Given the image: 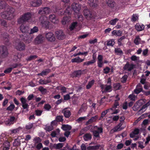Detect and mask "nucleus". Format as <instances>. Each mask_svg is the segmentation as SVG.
<instances>
[{"instance_id": "nucleus-49", "label": "nucleus", "mask_w": 150, "mask_h": 150, "mask_svg": "<svg viewBox=\"0 0 150 150\" xmlns=\"http://www.w3.org/2000/svg\"><path fill=\"white\" fill-rule=\"evenodd\" d=\"M114 43V40L113 39H111L107 41V45L109 46H112Z\"/></svg>"}, {"instance_id": "nucleus-63", "label": "nucleus", "mask_w": 150, "mask_h": 150, "mask_svg": "<svg viewBox=\"0 0 150 150\" xmlns=\"http://www.w3.org/2000/svg\"><path fill=\"white\" fill-rule=\"evenodd\" d=\"M33 126V124L29 123L26 126V128L27 129H29L32 128Z\"/></svg>"}, {"instance_id": "nucleus-7", "label": "nucleus", "mask_w": 150, "mask_h": 150, "mask_svg": "<svg viewBox=\"0 0 150 150\" xmlns=\"http://www.w3.org/2000/svg\"><path fill=\"white\" fill-rule=\"evenodd\" d=\"M20 130L19 128H18L14 129H11L9 131V133L6 135L9 137V141L10 140V139H12V137H13L14 135L17 133L19 132Z\"/></svg>"}, {"instance_id": "nucleus-2", "label": "nucleus", "mask_w": 150, "mask_h": 150, "mask_svg": "<svg viewBox=\"0 0 150 150\" xmlns=\"http://www.w3.org/2000/svg\"><path fill=\"white\" fill-rule=\"evenodd\" d=\"M71 6L74 11L77 14V16L78 18L79 19V20L82 21L83 20L82 16L81 15H80L79 13V11L81 9V5L79 4L74 3L72 4Z\"/></svg>"}, {"instance_id": "nucleus-52", "label": "nucleus", "mask_w": 150, "mask_h": 150, "mask_svg": "<svg viewBox=\"0 0 150 150\" xmlns=\"http://www.w3.org/2000/svg\"><path fill=\"white\" fill-rule=\"evenodd\" d=\"M77 23L76 22L73 23L70 26L69 29L71 30H73L75 27L77 26Z\"/></svg>"}, {"instance_id": "nucleus-54", "label": "nucleus", "mask_w": 150, "mask_h": 150, "mask_svg": "<svg viewBox=\"0 0 150 150\" xmlns=\"http://www.w3.org/2000/svg\"><path fill=\"white\" fill-rule=\"evenodd\" d=\"M35 143H38L40 142L41 140L38 137H35L33 140Z\"/></svg>"}, {"instance_id": "nucleus-26", "label": "nucleus", "mask_w": 150, "mask_h": 150, "mask_svg": "<svg viewBox=\"0 0 150 150\" xmlns=\"http://www.w3.org/2000/svg\"><path fill=\"white\" fill-rule=\"evenodd\" d=\"M139 129L138 128H135L133 132L130 134L131 138H134L135 137V135L138 134L139 133Z\"/></svg>"}, {"instance_id": "nucleus-34", "label": "nucleus", "mask_w": 150, "mask_h": 150, "mask_svg": "<svg viewBox=\"0 0 150 150\" xmlns=\"http://www.w3.org/2000/svg\"><path fill=\"white\" fill-rule=\"evenodd\" d=\"M112 35L120 36L122 34V32L120 30H114L112 32Z\"/></svg>"}, {"instance_id": "nucleus-30", "label": "nucleus", "mask_w": 150, "mask_h": 150, "mask_svg": "<svg viewBox=\"0 0 150 150\" xmlns=\"http://www.w3.org/2000/svg\"><path fill=\"white\" fill-rule=\"evenodd\" d=\"M112 110V108H110L109 109H108L106 110H105L101 114V116L99 118V120H100L101 119H102L104 117L106 114L108 112H110V111H111Z\"/></svg>"}, {"instance_id": "nucleus-22", "label": "nucleus", "mask_w": 150, "mask_h": 150, "mask_svg": "<svg viewBox=\"0 0 150 150\" xmlns=\"http://www.w3.org/2000/svg\"><path fill=\"white\" fill-rule=\"evenodd\" d=\"M16 47L17 50H22L25 49V46L23 43H20L17 45Z\"/></svg>"}, {"instance_id": "nucleus-20", "label": "nucleus", "mask_w": 150, "mask_h": 150, "mask_svg": "<svg viewBox=\"0 0 150 150\" xmlns=\"http://www.w3.org/2000/svg\"><path fill=\"white\" fill-rule=\"evenodd\" d=\"M83 13L85 17L88 19H89L91 17V14L88 9L84 10L83 11Z\"/></svg>"}, {"instance_id": "nucleus-11", "label": "nucleus", "mask_w": 150, "mask_h": 150, "mask_svg": "<svg viewBox=\"0 0 150 150\" xmlns=\"http://www.w3.org/2000/svg\"><path fill=\"white\" fill-rule=\"evenodd\" d=\"M44 39V37L42 35H39L35 39L34 42L35 44H39L42 42Z\"/></svg>"}, {"instance_id": "nucleus-64", "label": "nucleus", "mask_w": 150, "mask_h": 150, "mask_svg": "<svg viewBox=\"0 0 150 150\" xmlns=\"http://www.w3.org/2000/svg\"><path fill=\"white\" fill-rule=\"evenodd\" d=\"M127 75H124L121 78V81L122 83L125 82L127 79Z\"/></svg>"}, {"instance_id": "nucleus-28", "label": "nucleus", "mask_w": 150, "mask_h": 150, "mask_svg": "<svg viewBox=\"0 0 150 150\" xmlns=\"http://www.w3.org/2000/svg\"><path fill=\"white\" fill-rule=\"evenodd\" d=\"M98 118V116L97 115L92 117L90 119L88 120V121L87 122V124H89L95 122Z\"/></svg>"}, {"instance_id": "nucleus-35", "label": "nucleus", "mask_w": 150, "mask_h": 150, "mask_svg": "<svg viewBox=\"0 0 150 150\" xmlns=\"http://www.w3.org/2000/svg\"><path fill=\"white\" fill-rule=\"evenodd\" d=\"M42 3L41 0H37L36 1L33 2L32 5L33 6H40Z\"/></svg>"}, {"instance_id": "nucleus-4", "label": "nucleus", "mask_w": 150, "mask_h": 150, "mask_svg": "<svg viewBox=\"0 0 150 150\" xmlns=\"http://www.w3.org/2000/svg\"><path fill=\"white\" fill-rule=\"evenodd\" d=\"M39 21L42 26L45 28H49L50 23L47 21V18L46 16H41L40 18Z\"/></svg>"}, {"instance_id": "nucleus-24", "label": "nucleus", "mask_w": 150, "mask_h": 150, "mask_svg": "<svg viewBox=\"0 0 150 150\" xmlns=\"http://www.w3.org/2000/svg\"><path fill=\"white\" fill-rule=\"evenodd\" d=\"M142 90V86L140 84H138L134 90V92L137 94H138Z\"/></svg>"}, {"instance_id": "nucleus-47", "label": "nucleus", "mask_w": 150, "mask_h": 150, "mask_svg": "<svg viewBox=\"0 0 150 150\" xmlns=\"http://www.w3.org/2000/svg\"><path fill=\"white\" fill-rule=\"evenodd\" d=\"M118 20H119L117 18H115L110 21L109 22L110 24L112 25H115Z\"/></svg>"}, {"instance_id": "nucleus-37", "label": "nucleus", "mask_w": 150, "mask_h": 150, "mask_svg": "<svg viewBox=\"0 0 150 150\" xmlns=\"http://www.w3.org/2000/svg\"><path fill=\"white\" fill-rule=\"evenodd\" d=\"M90 115V113L88 114L87 115V116H84L83 117H81L79 118L78 120L77 121L79 122H81L87 119V117Z\"/></svg>"}, {"instance_id": "nucleus-3", "label": "nucleus", "mask_w": 150, "mask_h": 150, "mask_svg": "<svg viewBox=\"0 0 150 150\" xmlns=\"http://www.w3.org/2000/svg\"><path fill=\"white\" fill-rule=\"evenodd\" d=\"M32 16L31 14L29 13H25L21 16L18 20V23L19 24L23 23L24 22L30 19Z\"/></svg>"}, {"instance_id": "nucleus-14", "label": "nucleus", "mask_w": 150, "mask_h": 150, "mask_svg": "<svg viewBox=\"0 0 150 150\" xmlns=\"http://www.w3.org/2000/svg\"><path fill=\"white\" fill-rule=\"evenodd\" d=\"M56 124V121H52L51 124L50 125H46L45 128V129L47 131H51L53 129V126Z\"/></svg>"}, {"instance_id": "nucleus-53", "label": "nucleus", "mask_w": 150, "mask_h": 150, "mask_svg": "<svg viewBox=\"0 0 150 150\" xmlns=\"http://www.w3.org/2000/svg\"><path fill=\"white\" fill-rule=\"evenodd\" d=\"M113 87L114 89L116 90L119 89L121 87V86L120 83H116L114 84Z\"/></svg>"}, {"instance_id": "nucleus-21", "label": "nucleus", "mask_w": 150, "mask_h": 150, "mask_svg": "<svg viewBox=\"0 0 150 150\" xmlns=\"http://www.w3.org/2000/svg\"><path fill=\"white\" fill-rule=\"evenodd\" d=\"M122 125V123L120 122L118 125L115 127L112 130H111V132H112L120 131L123 129V128L121 127Z\"/></svg>"}, {"instance_id": "nucleus-27", "label": "nucleus", "mask_w": 150, "mask_h": 150, "mask_svg": "<svg viewBox=\"0 0 150 150\" xmlns=\"http://www.w3.org/2000/svg\"><path fill=\"white\" fill-rule=\"evenodd\" d=\"M106 3L108 6L111 8L113 7L116 4L115 2L112 0H107Z\"/></svg>"}, {"instance_id": "nucleus-41", "label": "nucleus", "mask_w": 150, "mask_h": 150, "mask_svg": "<svg viewBox=\"0 0 150 150\" xmlns=\"http://www.w3.org/2000/svg\"><path fill=\"white\" fill-rule=\"evenodd\" d=\"M21 141L18 138L16 139L13 143V145L14 146H17L20 145Z\"/></svg>"}, {"instance_id": "nucleus-1", "label": "nucleus", "mask_w": 150, "mask_h": 150, "mask_svg": "<svg viewBox=\"0 0 150 150\" xmlns=\"http://www.w3.org/2000/svg\"><path fill=\"white\" fill-rule=\"evenodd\" d=\"M15 9L13 8L8 6L6 11L1 13V16L3 18L7 20H11L14 17Z\"/></svg>"}, {"instance_id": "nucleus-17", "label": "nucleus", "mask_w": 150, "mask_h": 150, "mask_svg": "<svg viewBox=\"0 0 150 150\" xmlns=\"http://www.w3.org/2000/svg\"><path fill=\"white\" fill-rule=\"evenodd\" d=\"M2 147L4 150H8L10 147V143L7 141H4Z\"/></svg>"}, {"instance_id": "nucleus-39", "label": "nucleus", "mask_w": 150, "mask_h": 150, "mask_svg": "<svg viewBox=\"0 0 150 150\" xmlns=\"http://www.w3.org/2000/svg\"><path fill=\"white\" fill-rule=\"evenodd\" d=\"M93 59L89 61L86 62H85L84 63V65H89L91 64H93L94 63L96 62L95 59V58L93 57Z\"/></svg>"}, {"instance_id": "nucleus-44", "label": "nucleus", "mask_w": 150, "mask_h": 150, "mask_svg": "<svg viewBox=\"0 0 150 150\" xmlns=\"http://www.w3.org/2000/svg\"><path fill=\"white\" fill-rule=\"evenodd\" d=\"M91 135L89 134H85L83 137V138L85 141L90 140L91 139Z\"/></svg>"}, {"instance_id": "nucleus-43", "label": "nucleus", "mask_w": 150, "mask_h": 150, "mask_svg": "<svg viewBox=\"0 0 150 150\" xmlns=\"http://www.w3.org/2000/svg\"><path fill=\"white\" fill-rule=\"evenodd\" d=\"M63 145L62 143H59L58 144H55L54 145V147L57 149H60L62 148Z\"/></svg>"}, {"instance_id": "nucleus-36", "label": "nucleus", "mask_w": 150, "mask_h": 150, "mask_svg": "<svg viewBox=\"0 0 150 150\" xmlns=\"http://www.w3.org/2000/svg\"><path fill=\"white\" fill-rule=\"evenodd\" d=\"M62 128L64 131H68L71 129V127L70 126L68 125H62Z\"/></svg>"}, {"instance_id": "nucleus-6", "label": "nucleus", "mask_w": 150, "mask_h": 150, "mask_svg": "<svg viewBox=\"0 0 150 150\" xmlns=\"http://www.w3.org/2000/svg\"><path fill=\"white\" fill-rule=\"evenodd\" d=\"M8 54L7 47L5 46H0V56L4 58Z\"/></svg>"}, {"instance_id": "nucleus-57", "label": "nucleus", "mask_w": 150, "mask_h": 150, "mask_svg": "<svg viewBox=\"0 0 150 150\" xmlns=\"http://www.w3.org/2000/svg\"><path fill=\"white\" fill-rule=\"evenodd\" d=\"M38 90L42 93H45L47 91L46 89L44 88L42 86L38 88Z\"/></svg>"}, {"instance_id": "nucleus-45", "label": "nucleus", "mask_w": 150, "mask_h": 150, "mask_svg": "<svg viewBox=\"0 0 150 150\" xmlns=\"http://www.w3.org/2000/svg\"><path fill=\"white\" fill-rule=\"evenodd\" d=\"M64 114L66 117H69L71 115L70 111L67 110H65L64 112Z\"/></svg>"}, {"instance_id": "nucleus-60", "label": "nucleus", "mask_w": 150, "mask_h": 150, "mask_svg": "<svg viewBox=\"0 0 150 150\" xmlns=\"http://www.w3.org/2000/svg\"><path fill=\"white\" fill-rule=\"evenodd\" d=\"M131 58L132 60L136 62L139 60V57L135 55H133L132 56Z\"/></svg>"}, {"instance_id": "nucleus-50", "label": "nucleus", "mask_w": 150, "mask_h": 150, "mask_svg": "<svg viewBox=\"0 0 150 150\" xmlns=\"http://www.w3.org/2000/svg\"><path fill=\"white\" fill-rule=\"evenodd\" d=\"M84 71L79 70L74 72V74L76 77H78L81 74H83Z\"/></svg>"}, {"instance_id": "nucleus-10", "label": "nucleus", "mask_w": 150, "mask_h": 150, "mask_svg": "<svg viewBox=\"0 0 150 150\" xmlns=\"http://www.w3.org/2000/svg\"><path fill=\"white\" fill-rule=\"evenodd\" d=\"M95 130L93 132V134L95 137H98L99 136L100 133L102 132V129L101 127H98L96 126L94 128Z\"/></svg>"}, {"instance_id": "nucleus-61", "label": "nucleus", "mask_w": 150, "mask_h": 150, "mask_svg": "<svg viewBox=\"0 0 150 150\" xmlns=\"http://www.w3.org/2000/svg\"><path fill=\"white\" fill-rule=\"evenodd\" d=\"M129 98L132 100H135L136 98V96L132 94L129 96Z\"/></svg>"}, {"instance_id": "nucleus-56", "label": "nucleus", "mask_w": 150, "mask_h": 150, "mask_svg": "<svg viewBox=\"0 0 150 150\" xmlns=\"http://www.w3.org/2000/svg\"><path fill=\"white\" fill-rule=\"evenodd\" d=\"M100 146L99 145H96L93 146H91L88 148L89 149L91 150H96Z\"/></svg>"}, {"instance_id": "nucleus-51", "label": "nucleus", "mask_w": 150, "mask_h": 150, "mask_svg": "<svg viewBox=\"0 0 150 150\" xmlns=\"http://www.w3.org/2000/svg\"><path fill=\"white\" fill-rule=\"evenodd\" d=\"M138 19V15L136 14H134L132 16L131 20L133 21H135L137 20Z\"/></svg>"}, {"instance_id": "nucleus-16", "label": "nucleus", "mask_w": 150, "mask_h": 150, "mask_svg": "<svg viewBox=\"0 0 150 150\" xmlns=\"http://www.w3.org/2000/svg\"><path fill=\"white\" fill-rule=\"evenodd\" d=\"M15 117L13 116L11 117L9 119H8L6 121L5 123L6 125H10L13 124L15 120Z\"/></svg>"}, {"instance_id": "nucleus-42", "label": "nucleus", "mask_w": 150, "mask_h": 150, "mask_svg": "<svg viewBox=\"0 0 150 150\" xmlns=\"http://www.w3.org/2000/svg\"><path fill=\"white\" fill-rule=\"evenodd\" d=\"M6 6V4L4 1L0 0V9H2Z\"/></svg>"}, {"instance_id": "nucleus-48", "label": "nucleus", "mask_w": 150, "mask_h": 150, "mask_svg": "<svg viewBox=\"0 0 150 150\" xmlns=\"http://www.w3.org/2000/svg\"><path fill=\"white\" fill-rule=\"evenodd\" d=\"M50 70L49 69H47L42 71L41 72L42 76H43L47 75L50 72Z\"/></svg>"}, {"instance_id": "nucleus-59", "label": "nucleus", "mask_w": 150, "mask_h": 150, "mask_svg": "<svg viewBox=\"0 0 150 150\" xmlns=\"http://www.w3.org/2000/svg\"><path fill=\"white\" fill-rule=\"evenodd\" d=\"M51 108V105L48 104H45L44 106V108L46 110H49Z\"/></svg>"}, {"instance_id": "nucleus-9", "label": "nucleus", "mask_w": 150, "mask_h": 150, "mask_svg": "<svg viewBox=\"0 0 150 150\" xmlns=\"http://www.w3.org/2000/svg\"><path fill=\"white\" fill-rule=\"evenodd\" d=\"M100 87L103 92H110L112 90L111 87L110 85H102Z\"/></svg>"}, {"instance_id": "nucleus-8", "label": "nucleus", "mask_w": 150, "mask_h": 150, "mask_svg": "<svg viewBox=\"0 0 150 150\" xmlns=\"http://www.w3.org/2000/svg\"><path fill=\"white\" fill-rule=\"evenodd\" d=\"M45 36L47 39L51 42L54 41L55 40L54 35L53 33L51 32L47 33L46 34Z\"/></svg>"}, {"instance_id": "nucleus-40", "label": "nucleus", "mask_w": 150, "mask_h": 150, "mask_svg": "<svg viewBox=\"0 0 150 150\" xmlns=\"http://www.w3.org/2000/svg\"><path fill=\"white\" fill-rule=\"evenodd\" d=\"M94 82L95 81L93 80H92L91 81H89L88 84L86 85V88L87 89L90 88L94 84Z\"/></svg>"}, {"instance_id": "nucleus-15", "label": "nucleus", "mask_w": 150, "mask_h": 150, "mask_svg": "<svg viewBox=\"0 0 150 150\" xmlns=\"http://www.w3.org/2000/svg\"><path fill=\"white\" fill-rule=\"evenodd\" d=\"M56 34L57 37L58 39L59 40L62 39L64 37V33L61 30L56 32Z\"/></svg>"}, {"instance_id": "nucleus-33", "label": "nucleus", "mask_w": 150, "mask_h": 150, "mask_svg": "<svg viewBox=\"0 0 150 150\" xmlns=\"http://www.w3.org/2000/svg\"><path fill=\"white\" fill-rule=\"evenodd\" d=\"M50 82V80L42 79H40L38 81L39 84L41 85H46Z\"/></svg>"}, {"instance_id": "nucleus-19", "label": "nucleus", "mask_w": 150, "mask_h": 150, "mask_svg": "<svg viewBox=\"0 0 150 150\" xmlns=\"http://www.w3.org/2000/svg\"><path fill=\"white\" fill-rule=\"evenodd\" d=\"M49 18L50 21L54 23H57L58 22L57 19L54 14L50 15L49 16Z\"/></svg>"}, {"instance_id": "nucleus-55", "label": "nucleus", "mask_w": 150, "mask_h": 150, "mask_svg": "<svg viewBox=\"0 0 150 150\" xmlns=\"http://www.w3.org/2000/svg\"><path fill=\"white\" fill-rule=\"evenodd\" d=\"M15 106L14 104H11L8 108H7V110L9 111H12L15 108Z\"/></svg>"}, {"instance_id": "nucleus-13", "label": "nucleus", "mask_w": 150, "mask_h": 150, "mask_svg": "<svg viewBox=\"0 0 150 150\" xmlns=\"http://www.w3.org/2000/svg\"><path fill=\"white\" fill-rule=\"evenodd\" d=\"M20 29L22 33H28L30 30L29 27L28 26L24 24H22L21 25Z\"/></svg>"}, {"instance_id": "nucleus-31", "label": "nucleus", "mask_w": 150, "mask_h": 150, "mask_svg": "<svg viewBox=\"0 0 150 150\" xmlns=\"http://www.w3.org/2000/svg\"><path fill=\"white\" fill-rule=\"evenodd\" d=\"M84 59H82L79 57H76L71 59V62H72L80 63L83 62Z\"/></svg>"}, {"instance_id": "nucleus-58", "label": "nucleus", "mask_w": 150, "mask_h": 150, "mask_svg": "<svg viewBox=\"0 0 150 150\" xmlns=\"http://www.w3.org/2000/svg\"><path fill=\"white\" fill-rule=\"evenodd\" d=\"M150 105V102L149 101L145 105H144L142 107L141 109L142 110L145 111L146 108Z\"/></svg>"}, {"instance_id": "nucleus-32", "label": "nucleus", "mask_w": 150, "mask_h": 150, "mask_svg": "<svg viewBox=\"0 0 150 150\" xmlns=\"http://www.w3.org/2000/svg\"><path fill=\"white\" fill-rule=\"evenodd\" d=\"M60 130L59 129H57L56 130L53 131L51 134V136L54 137H57V136L59 134Z\"/></svg>"}, {"instance_id": "nucleus-38", "label": "nucleus", "mask_w": 150, "mask_h": 150, "mask_svg": "<svg viewBox=\"0 0 150 150\" xmlns=\"http://www.w3.org/2000/svg\"><path fill=\"white\" fill-rule=\"evenodd\" d=\"M70 20V18L69 17H64L62 20V23L64 25L65 24L67 23H68L69 21Z\"/></svg>"}, {"instance_id": "nucleus-12", "label": "nucleus", "mask_w": 150, "mask_h": 150, "mask_svg": "<svg viewBox=\"0 0 150 150\" xmlns=\"http://www.w3.org/2000/svg\"><path fill=\"white\" fill-rule=\"evenodd\" d=\"M50 9L48 7H45L40 9L38 11L40 14H48L50 12Z\"/></svg>"}, {"instance_id": "nucleus-23", "label": "nucleus", "mask_w": 150, "mask_h": 150, "mask_svg": "<svg viewBox=\"0 0 150 150\" xmlns=\"http://www.w3.org/2000/svg\"><path fill=\"white\" fill-rule=\"evenodd\" d=\"M88 3L91 6H96L98 4V2L96 0H88Z\"/></svg>"}, {"instance_id": "nucleus-18", "label": "nucleus", "mask_w": 150, "mask_h": 150, "mask_svg": "<svg viewBox=\"0 0 150 150\" xmlns=\"http://www.w3.org/2000/svg\"><path fill=\"white\" fill-rule=\"evenodd\" d=\"M134 65L132 64H129L128 63H127L123 67L125 70L130 71L133 69Z\"/></svg>"}, {"instance_id": "nucleus-62", "label": "nucleus", "mask_w": 150, "mask_h": 150, "mask_svg": "<svg viewBox=\"0 0 150 150\" xmlns=\"http://www.w3.org/2000/svg\"><path fill=\"white\" fill-rule=\"evenodd\" d=\"M63 117L61 116H57L56 117V120L58 122H61L63 120Z\"/></svg>"}, {"instance_id": "nucleus-25", "label": "nucleus", "mask_w": 150, "mask_h": 150, "mask_svg": "<svg viewBox=\"0 0 150 150\" xmlns=\"http://www.w3.org/2000/svg\"><path fill=\"white\" fill-rule=\"evenodd\" d=\"M144 25L142 24H140L138 23L135 25L136 29L138 31H142L144 29Z\"/></svg>"}, {"instance_id": "nucleus-46", "label": "nucleus", "mask_w": 150, "mask_h": 150, "mask_svg": "<svg viewBox=\"0 0 150 150\" xmlns=\"http://www.w3.org/2000/svg\"><path fill=\"white\" fill-rule=\"evenodd\" d=\"M115 52L117 55H121L123 53L122 50L119 48H115Z\"/></svg>"}, {"instance_id": "nucleus-5", "label": "nucleus", "mask_w": 150, "mask_h": 150, "mask_svg": "<svg viewBox=\"0 0 150 150\" xmlns=\"http://www.w3.org/2000/svg\"><path fill=\"white\" fill-rule=\"evenodd\" d=\"M38 31V28L36 26H35L33 28L31 29L30 30V32L29 33V36H28L29 38L27 39H26V42L28 43L30 42H31L33 37L32 35H30V34L37 32Z\"/></svg>"}, {"instance_id": "nucleus-29", "label": "nucleus", "mask_w": 150, "mask_h": 150, "mask_svg": "<svg viewBox=\"0 0 150 150\" xmlns=\"http://www.w3.org/2000/svg\"><path fill=\"white\" fill-rule=\"evenodd\" d=\"M134 42L136 45H138L139 43H143L144 42L143 41H141L139 37L138 36L135 39Z\"/></svg>"}]
</instances>
